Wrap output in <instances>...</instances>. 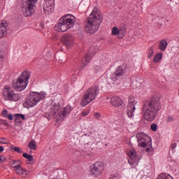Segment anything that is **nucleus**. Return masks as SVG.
Instances as JSON below:
<instances>
[{"instance_id":"4be33fe9","label":"nucleus","mask_w":179,"mask_h":179,"mask_svg":"<svg viewBox=\"0 0 179 179\" xmlns=\"http://www.w3.org/2000/svg\"><path fill=\"white\" fill-rule=\"evenodd\" d=\"M1 115L4 118H8V120H10V121H12V120H13V115L10 114V113H8V110H6V109H4L2 110Z\"/></svg>"},{"instance_id":"79ce46f5","label":"nucleus","mask_w":179,"mask_h":179,"mask_svg":"<svg viewBox=\"0 0 179 179\" xmlns=\"http://www.w3.org/2000/svg\"><path fill=\"white\" fill-rule=\"evenodd\" d=\"M3 61V55L2 54V51L0 50V62Z\"/></svg>"},{"instance_id":"b1692460","label":"nucleus","mask_w":179,"mask_h":179,"mask_svg":"<svg viewBox=\"0 0 179 179\" xmlns=\"http://www.w3.org/2000/svg\"><path fill=\"white\" fill-rule=\"evenodd\" d=\"M6 25L3 22H0V38L3 37L5 33H6Z\"/></svg>"},{"instance_id":"c85d7f7f","label":"nucleus","mask_w":179,"mask_h":179,"mask_svg":"<svg viewBox=\"0 0 179 179\" xmlns=\"http://www.w3.org/2000/svg\"><path fill=\"white\" fill-rule=\"evenodd\" d=\"M120 76L115 71L110 75V79L111 80H113V82H117Z\"/></svg>"},{"instance_id":"ea45409f","label":"nucleus","mask_w":179,"mask_h":179,"mask_svg":"<svg viewBox=\"0 0 179 179\" xmlns=\"http://www.w3.org/2000/svg\"><path fill=\"white\" fill-rule=\"evenodd\" d=\"M89 110H87V111H83L82 112V115L83 117H86L87 115H89Z\"/></svg>"},{"instance_id":"de8ad7c7","label":"nucleus","mask_w":179,"mask_h":179,"mask_svg":"<svg viewBox=\"0 0 179 179\" xmlns=\"http://www.w3.org/2000/svg\"><path fill=\"white\" fill-rule=\"evenodd\" d=\"M6 125H9V123L6 122Z\"/></svg>"},{"instance_id":"473e14b6","label":"nucleus","mask_w":179,"mask_h":179,"mask_svg":"<svg viewBox=\"0 0 179 179\" xmlns=\"http://www.w3.org/2000/svg\"><path fill=\"white\" fill-rule=\"evenodd\" d=\"M153 54H155V50H153V47H151L148 50V58H152L153 57Z\"/></svg>"},{"instance_id":"6ab92c4d","label":"nucleus","mask_w":179,"mask_h":179,"mask_svg":"<svg viewBox=\"0 0 179 179\" xmlns=\"http://www.w3.org/2000/svg\"><path fill=\"white\" fill-rule=\"evenodd\" d=\"M110 103L114 107H121L124 104V101L120 96H113L110 99Z\"/></svg>"},{"instance_id":"39448f33","label":"nucleus","mask_w":179,"mask_h":179,"mask_svg":"<svg viewBox=\"0 0 179 179\" xmlns=\"http://www.w3.org/2000/svg\"><path fill=\"white\" fill-rule=\"evenodd\" d=\"M31 74L30 72L25 71H23L21 76L17 78L15 84L13 85V89L15 90H17V92H23L26 87H27V85H29V79Z\"/></svg>"},{"instance_id":"37998d69","label":"nucleus","mask_w":179,"mask_h":179,"mask_svg":"<svg viewBox=\"0 0 179 179\" xmlns=\"http://www.w3.org/2000/svg\"><path fill=\"white\" fill-rule=\"evenodd\" d=\"M145 148V147H143ZM145 152H149V150H150V148H152V145H148L145 147Z\"/></svg>"},{"instance_id":"a19ab883","label":"nucleus","mask_w":179,"mask_h":179,"mask_svg":"<svg viewBox=\"0 0 179 179\" xmlns=\"http://www.w3.org/2000/svg\"><path fill=\"white\" fill-rule=\"evenodd\" d=\"M94 117H95V118H96L97 120H99V118H100V117H101V115L100 113H94Z\"/></svg>"},{"instance_id":"bb28decb","label":"nucleus","mask_w":179,"mask_h":179,"mask_svg":"<svg viewBox=\"0 0 179 179\" xmlns=\"http://www.w3.org/2000/svg\"><path fill=\"white\" fill-rule=\"evenodd\" d=\"M119 38H124V36H125V33H127V28L122 27L119 29Z\"/></svg>"},{"instance_id":"7ed1b4c3","label":"nucleus","mask_w":179,"mask_h":179,"mask_svg":"<svg viewBox=\"0 0 179 179\" xmlns=\"http://www.w3.org/2000/svg\"><path fill=\"white\" fill-rule=\"evenodd\" d=\"M76 23V17L72 14L64 15L58 20V23L55 27L56 31H66L72 29Z\"/></svg>"},{"instance_id":"0eeeda50","label":"nucleus","mask_w":179,"mask_h":179,"mask_svg":"<svg viewBox=\"0 0 179 179\" xmlns=\"http://www.w3.org/2000/svg\"><path fill=\"white\" fill-rule=\"evenodd\" d=\"M3 96L6 100L10 101H18L20 99V94L15 93V91L8 85H6L3 90Z\"/></svg>"},{"instance_id":"f704fd0d","label":"nucleus","mask_w":179,"mask_h":179,"mask_svg":"<svg viewBox=\"0 0 179 179\" xmlns=\"http://www.w3.org/2000/svg\"><path fill=\"white\" fill-rule=\"evenodd\" d=\"M14 117H17V118H22V120H26V117L24 116V115L23 114H20V113H16L14 115Z\"/></svg>"},{"instance_id":"412c9836","label":"nucleus","mask_w":179,"mask_h":179,"mask_svg":"<svg viewBox=\"0 0 179 179\" xmlns=\"http://www.w3.org/2000/svg\"><path fill=\"white\" fill-rule=\"evenodd\" d=\"M72 110H73V108H71V106L67 105L66 107L62 108L61 115H62L63 117H66V115H69V114H71V113H72Z\"/></svg>"},{"instance_id":"1a4fd4ad","label":"nucleus","mask_w":179,"mask_h":179,"mask_svg":"<svg viewBox=\"0 0 179 179\" xmlns=\"http://www.w3.org/2000/svg\"><path fill=\"white\" fill-rule=\"evenodd\" d=\"M37 0H26L22 6L23 15L26 17L31 16L34 13V5H36Z\"/></svg>"},{"instance_id":"ddd939ff","label":"nucleus","mask_w":179,"mask_h":179,"mask_svg":"<svg viewBox=\"0 0 179 179\" xmlns=\"http://www.w3.org/2000/svg\"><path fill=\"white\" fill-rule=\"evenodd\" d=\"M103 170H104V166L101 162H96L93 166L90 167V171L95 177H99V174L103 173Z\"/></svg>"},{"instance_id":"9b49d317","label":"nucleus","mask_w":179,"mask_h":179,"mask_svg":"<svg viewBox=\"0 0 179 179\" xmlns=\"http://www.w3.org/2000/svg\"><path fill=\"white\" fill-rule=\"evenodd\" d=\"M136 104H138V101L135 99V96L132 95L129 96L126 110L129 118H134V113H135L136 110Z\"/></svg>"},{"instance_id":"49530a36","label":"nucleus","mask_w":179,"mask_h":179,"mask_svg":"<svg viewBox=\"0 0 179 179\" xmlns=\"http://www.w3.org/2000/svg\"><path fill=\"white\" fill-rule=\"evenodd\" d=\"M109 179H118V177H117V176H112Z\"/></svg>"},{"instance_id":"aec40b11","label":"nucleus","mask_w":179,"mask_h":179,"mask_svg":"<svg viewBox=\"0 0 179 179\" xmlns=\"http://www.w3.org/2000/svg\"><path fill=\"white\" fill-rule=\"evenodd\" d=\"M127 71V65L123 64L116 68L115 73L120 77L125 73Z\"/></svg>"},{"instance_id":"20e7f679","label":"nucleus","mask_w":179,"mask_h":179,"mask_svg":"<svg viewBox=\"0 0 179 179\" xmlns=\"http://www.w3.org/2000/svg\"><path fill=\"white\" fill-rule=\"evenodd\" d=\"M99 92L100 88L97 85H94L88 88L83 95L82 100L80 103V106L82 107H86L87 104L92 103L97 97Z\"/></svg>"},{"instance_id":"2eb2a0df","label":"nucleus","mask_w":179,"mask_h":179,"mask_svg":"<svg viewBox=\"0 0 179 179\" xmlns=\"http://www.w3.org/2000/svg\"><path fill=\"white\" fill-rule=\"evenodd\" d=\"M62 43L67 49L72 48L73 45V36L71 34L63 35L62 37Z\"/></svg>"},{"instance_id":"58836bf2","label":"nucleus","mask_w":179,"mask_h":179,"mask_svg":"<svg viewBox=\"0 0 179 179\" xmlns=\"http://www.w3.org/2000/svg\"><path fill=\"white\" fill-rule=\"evenodd\" d=\"M6 162V157L3 156H0V163H3Z\"/></svg>"},{"instance_id":"7c9ffc66","label":"nucleus","mask_w":179,"mask_h":179,"mask_svg":"<svg viewBox=\"0 0 179 179\" xmlns=\"http://www.w3.org/2000/svg\"><path fill=\"white\" fill-rule=\"evenodd\" d=\"M120 34V29L117 27H114L112 29V35L113 36H118Z\"/></svg>"},{"instance_id":"cd10ccee","label":"nucleus","mask_w":179,"mask_h":179,"mask_svg":"<svg viewBox=\"0 0 179 179\" xmlns=\"http://www.w3.org/2000/svg\"><path fill=\"white\" fill-rule=\"evenodd\" d=\"M163 58V53H157L154 58V62H159Z\"/></svg>"},{"instance_id":"c03bdc74","label":"nucleus","mask_w":179,"mask_h":179,"mask_svg":"<svg viewBox=\"0 0 179 179\" xmlns=\"http://www.w3.org/2000/svg\"><path fill=\"white\" fill-rule=\"evenodd\" d=\"M95 70L96 71V72H99V71H101V68H100V66H96L95 67Z\"/></svg>"},{"instance_id":"4468645a","label":"nucleus","mask_w":179,"mask_h":179,"mask_svg":"<svg viewBox=\"0 0 179 179\" xmlns=\"http://www.w3.org/2000/svg\"><path fill=\"white\" fill-rule=\"evenodd\" d=\"M127 155L130 159L128 160L129 164L130 166H134V164H138L139 160H141V157L136 154V150L131 149L127 152Z\"/></svg>"},{"instance_id":"a878e982","label":"nucleus","mask_w":179,"mask_h":179,"mask_svg":"<svg viewBox=\"0 0 179 179\" xmlns=\"http://www.w3.org/2000/svg\"><path fill=\"white\" fill-rule=\"evenodd\" d=\"M22 156L24 157V159H27L29 162L28 164H30V162L34 160V157H33V155H29L28 153L24 152L22 154Z\"/></svg>"},{"instance_id":"9d476101","label":"nucleus","mask_w":179,"mask_h":179,"mask_svg":"<svg viewBox=\"0 0 179 179\" xmlns=\"http://www.w3.org/2000/svg\"><path fill=\"white\" fill-rule=\"evenodd\" d=\"M140 148H146L152 145V138L144 132H138L136 135Z\"/></svg>"},{"instance_id":"f3484780","label":"nucleus","mask_w":179,"mask_h":179,"mask_svg":"<svg viewBox=\"0 0 179 179\" xmlns=\"http://www.w3.org/2000/svg\"><path fill=\"white\" fill-rule=\"evenodd\" d=\"M59 110H61V104L59 103V101L54 100L52 103V107L50 108L51 115H55Z\"/></svg>"},{"instance_id":"2f4dec72","label":"nucleus","mask_w":179,"mask_h":179,"mask_svg":"<svg viewBox=\"0 0 179 179\" xmlns=\"http://www.w3.org/2000/svg\"><path fill=\"white\" fill-rule=\"evenodd\" d=\"M18 163H19V161L13 159L11 161H10V166H11V167H13V169H15V167L17 166Z\"/></svg>"},{"instance_id":"5701e85b","label":"nucleus","mask_w":179,"mask_h":179,"mask_svg":"<svg viewBox=\"0 0 179 179\" xmlns=\"http://www.w3.org/2000/svg\"><path fill=\"white\" fill-rule=\"evenodd\" d=\"M167 45H169V43H167V41L162 40L159 42V46L160 51H166V48H167Z\"/></svg>"},{"instance_id":"c756f323","label":"nucleus","mask_w":179,"mask_h":179,"mask_svg":"<svg viewBox=\"0 0 179 179\" xmlns=\"http://www.w3.org/2000/svg\"><path fill=\"white\" fill-rule=\"evenodd\" d=\"M29 149H31L32 150H36V149H37V146L36 145V142L30 141L29 143Z\"/></svg>"},{"instance_id":"72a5a7b5","label":"nucleus","mask_w":179,"mask_h":179,"mask_svg":"<svg viewBox=\"0 0 179 179\" xmlns=\"http://www.w3.org/2000/svg\"><path fill=\"white\" fill-rule=\"evenodd\" d=\"M0 143H3V145H8V143H9V140L6 138H0Z\"/></svg>"},{"instance_id":"a18cd8bd","label":"nucleus","mask_w":179,"mask_h":179,"mask_svg":"<svg viewBox=\"0 0 179 179\" xmlns=\"http://www.w3.org/2000/svg\"><path fill=\"white\" fill-rule=\"evenodd\" d=\"M4 148L2 145H0V153H2V152H3Z\"/></svg>"},{"instance_id":"09e8293b","label":"nucleus","mask_w":179,"mask_h":179,"mask_svg":"<svg viewBox=\"0 0 179 179\" xmlns=\"http://www.w3.org/2000/svg\"><path fill=\"white\" fill-rule=\"evenodd\" d=\"M170 1H173V0H170Z\"/></svg>"},{"instance_id":"423d86ee","label":"nucleus","mask_w":179,"mask_h":179,"mask_svg":"<svg viewBox=\"0 0 179 179\" xmlns=\"http://www.w3.org/2000/svg\"><path fill=\"white\" fill-rule=\"evenodd\" d=\"M45 99V93L32 92L30 94L29 98L24 102L23 106L25 108H30L37 106L41 100H44Z\"/></svg>"},{"instance_id":"f03ea898","label":"nucleus","mask_w":179,"mask_h":179,"mask_svg":"<svg viewBox=\"0 0 179 179\" xmlns=\"http://www.w3.org/2000/svg\"><path fill=\"white\" fill-rule=\"evenodd\" d=\"M102 21L103 17L101 16V13L97 10V8H94L85 23V30L86 33L94 34L99 30Z\"/></svg>"},{"instance_id":"e433bc0d","label":"nucleus","mask_w":179,"mask_h":179,"mask_svg":"<svg viewBox=\"0 0 179 179\" xmlns=\"http://www.w3.org/2000/svg\"><path fill=\"white\" fill-rule=\"evenodd\" d=\"M166 122H171V121H173L174 120V117H173V115H168L166 117Z\"/></svg>"},{"instance_id":"393cba45","label":"nucleus","mask_w":179,"mask_h":179,"mask_svg":"<svg viewBox=\"0 0 179 179\" xmlns=\"http://www.w3.org/2000/svg\"><path fill=\"white\" fill-rule=\"evenodd\" d=\"M10 150H15L17 153H19V155H22L23 153V150L20 149L19 147H15L13 145H10Z\"/></svg>"},{"instance_id":"6e6552de","label":"nucleus","mask_w":179,"mask_h":179,"mask_svg":"<svg viewBox=\"0 0 179 179\" xmlns=\"http://www.w3.org/2000/svg\"><path fill=\"white\" fill-rule=\"evenodd\" d=\"M3 96L6 100L10 101H18L20 99V94L15 93V91L8 85H6L3 90Z\"/></svg>"},{"instance_id":"f8f14e48","label":"nucleus","mask_w":179,"mask_h":179,"mask_svg":"<svg viewBox=\"0 0 179 179\" xmlns=\"http://www.w3.org/2000/svg\"><path fill=\"white\" fill-rule=\"evenodd\" d=\"M99 51V46H92L90 50V54L86 55L81 60L80 68L85 69V66L90 62L92 57Z\"/></svg>"},{"instance_id":"4c0bfd02","label":"nucleus","mask_w":179,"mask_h":179,"mask_svg":"<svg viewBox=\"0 0 179 179\" xmlns=\"http://www.w3.org/2000/svg\"><path fill=\"white\" fill-rule=\"evenodd\" d=\"M176 148H177V143L172 142L171 144V147H170L171 150H174V149H176Z\"/></svg>"},{"instance_id":"dca6fc26","label":"nucleus","mask_w":179,"mask_h":179,"mask_svg":"<svg viewBox=\"0 0 179 179\" xmlns=\"http://www.w3.org/2000/svg\"><path fill=\"white\" fill-rule=\"evenodd\" d=\"M55 0H45L43 3V10L46 15H50L54 12V2Z\"/></svg>"},{"instance_id":"f257e3e1","label":"nucleus","mask_w":179,"mask_h":179,"mask_svg":"<svg viewBox=\"0 0 179 179\" xmlns=\"http://www.w3.org/2000/svg\"><path fill=\"white\" fill-rule=\"evenodd\" d=\"M162 110V103L157 97L152 98L143 105V115L145 121L152 122L157 115L159 111Z\"/></svg>"},{"instance_id":"c9c22d12","label":"nucleus","mask_w":179,"mask_h":179,"mask_svg":"<svg viewBox=\"0 0 179 179\" xmlns=\"http://www.w3.org/2000/svg\"><path fill=\"white\" fill-rule=\"evenodd\" d=\"M150 129L153 131V132H156L157 131V125L155 123L150 125Z\"/></svg>"},{"instance_id":"a211bd4d","label":"nucleus","mask_w":179,"mask_h":179,"mask_svg":"<svg viewBox=\"0 0 179 179\" xmlns=\"http://www.w3.org/2000/svg\"><path fill=\"white\" fill-rule=\"evenodd\" d=\"M14 171L21 177H26L27 176V171L24 169L19 164H17V166H14Z\"/></svg>"}]
</instances>
